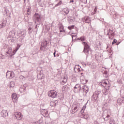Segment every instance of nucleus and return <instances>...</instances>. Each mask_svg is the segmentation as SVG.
Instances as JSON below:
<instances>
[{
  "label": "nucleus",
  "mask_w": 124,
  "mask_h": 124,
  "mask_svg": "<svg viewBox=\"0 0 124 124\" xmlns=\"http://www.w3.org/2000/svg\"><path fill=\"white\" fill-rule=\"evenodd\" d=\"M69 87L66 85H64L62 87L63 91H67V90H69Z\"/></svg>",
  "instance_id": "obj_29"
},
{
  "label": "nucleus",
  "mask_w": 124,
  "mask_h": 124,
  "mask_svg": "<svg viewBox=\"0 0 124 124\" xmlns=\"http://www.w3.org/2000/svg\"><path fill=\"white\" fill-rule=\"evenodd\" d=\"M85 0L86 1H87V0Z\"/></svg>",
  "instance_id": "obj_63"
},
{
  "label": "nucleus",
  "mask_w": 124,
  "mask_h": 124,
  "mask_svg": "<svg viewBox=\"0 0 124 124\" xmlns=\"http://www.w3.org/2000/svg\"><path fill=\"white\" fill-rule=\"evenodd\" d=\"M10 40L11 42H13V43H14L15 42V38L14 37H12Z\"/></svg>",
  "instance_id": "obj_39"
},
{
  "label": "nucleus",
  "mask_w": 124,
  "mask_h": 124,
  "mask_svg": "<svg viewBox=\"0 0 124 124\" xmlns=\"http://www.w3.org/2000/svg\"><path fill=\"white\" fill-rule=\"evenodd\" d=\"M62 1L60 0L57 4L55 5V6H60V5H62Z\"/></svg>",
  "instance_id": "obj_37"
},
{
  "label": "nucleus",
  "mask_w": 124,
  "mask_h": 124,
  "mask_svg": "<svg viewBox=\"0 0 124 124\" xmlns=\"http://www.w3.org/2000/svg\"><path fill=\"white\" fill-rule=\"evenodd\" d=\"M108 93H109V87H106L105 89L103 90V93H104L105 95H107Z\"/></svg>",
  "instance_id": "obj_17"
},
{
  "label": "nucleus",
  "mask_w": 124,
  "mask_h": 124,
  "mask_svg": "<svg viewBox=\"0 0 124 124\" xmlns=\"http://www.w3.org/2000/svg\"><path fill=\"white\" fill-rule=\"evenodd\" d=\"M77 66H78V68H77V67H76V66H75L74 67V70L75 71L76 69H77L78 72H79V71H81V69H80V68H78L79 67V65H78Z\"/></svg>",
  "instance_id": "obj_35"
},
{
  "label": "nucleus",
  "mask_w": 124,
  "mask_h": 124,
  "mask_svg": "<svg viewBox=\"0 0 124 124\" xmlns=\"http://www.w3.org/2000/svg\"><path fill=\"white\" fill-rule=\"evenodd\" d=\"M43 115L44 117H48V111L47 110H45V112L43 113Z\"/></svg>",
  "instance_id": "obj_32"
},
{
  "label": "nucleus",
  "mask_w": 124,
  "mask_h": 124,
  "mask_svg": "<svg viewBox=\"0 0 124 124\" xmlns=\"http://www.w3.org/2000/svg\"><path fill=\"white\" fill-rule=\"evenodd\" d=\"M86 105H84L82 108L81 110H80V112L82 113V114H83V113H84V111L86 110Z\"/></svg>",
  "instance_id": "obj_30"
},
{
  "label": "nucleus",
  "mask_w": 124,
  "mask_h": 124,
  "mask_svg": "<svg viewBox=\"0 0 124 124\" xmlns=\"http://www.w3.org/2000/svg\"><path fill=\"white\" fill-rule=\"evenodd\" d=\"M62 12L65 13L66 15H67L69 13V9L68 8H65L62 10Z\"/></svg>",
  "instance_id": "obj_22"
},
{
  "label": "nucleus",
  "mask_w": 124,
  "mask_h": 124,
  "mask_svg": "<svg viewBox=\"0 0 124 124\" xmlns=\"http://www.w3.org/2000/svg\"><path fill=\"white\" fill-rule=\"evenodd\" d=\"M83 22L85 23H90V19H89V18L87 17H84L83 19Z\"/></svg>",
  "instance_id": "obj_24"
},
{
  "label": "nucleus",
  "mask_w": 124,
  "mask_h": 124,
  "mask_svg": "<svg viewBox=\"0 0 124 124\" xmlns=\"http://www.w3.org/2000/svg\"><path fill=\"white\" fill-rule=\"evenodd\" d=\"M107 35H109L108 37L110 39L111 37H114L115 36V32L114 31L110 29L108 30Z\"/></svg>",
  "instance_id": "obj_6"
},
{
  "label": "nucleus",
  "mask_w": 124,
  "mask_h": 124,
  "mask_svg": "<svg viewBox=\"0 0 124 124\" xmlns=\"http://www.w3.org/2000/svg\"><path fill=\"white\" fill-rule=\"evenodd\" d=\"M0 114L2 117L5 118V117H7V116H8V111L6 110H3L1 111Z\"/></svg>",
  "instance_id": "obj_11"
},
{
  "label": "nucleus",
  "mask_w": 124,
  "mask_h": 124,
  "mask_svg": "<svg viewBox=\"0 0 124 124\" xmlns=\"http://www.w3.org/2000/svg\"><path fill=\"white\" fill-rule=\"evenodd\" d=\"M33 19L35 20V24H36V22L37 23H41V17H40V15L38 13H35Z\"/></svg>",
  "instance_id": "obj_4"
},
{
  "label": "nucleus",
  "mask_w": 124,
  "mask_h": 124,
  "mask_svg": "<svg viewBox=\"0 0 124 124\" xmlns=\"http://www.w3.org/2000/svg\"><path fill=\"white\" fill-rule=\"evenodd\" d=\"M5 22L4 23V21H2L0 22V29H2L3 27H5L6 26Z\"/></svg>",
  "instance_id": "obj_23"
},
{
  "label": "nucleus",
  "mask_w": 124,
  "mask_h": 124,
  "mask_svg": "<svg viewBox=\"0 0 124 124\" xmlns=\"http://www.w3.org/2000/svg\"><path fill=\"white\" fill-rule=\"evenodd\" d=\"M6 77L7 79H12L14 77V72L8 71L6 74Z\"/></svg>",
  "instance_id": "obj_7"
},
{
  "label": "nucleus",
  "mask_w": 124,
  "mask_h": 124,
  "mask_svg": "<svg viewBox=\"0 0 124 124\" xmlns=\"http://www.w3.org/2000/svg\"><path fill=\"white\" fill-rule=\"evenodd\" d=\"M21 0H15V1H16V2H19Z\"/></svg>",
  "instance_id": "obj_52"
},
{
  "label": "nucleus",
  "mask_w": 124,
  "mask_h": 124,
  "mask_svg": "<svg viewBox=\"0 0 124 124\" xmlns=\"http://www.w3.org/2000/svg\"><path fill=\"white\" fill-rule=\"evenodd\" d=\"M94 13H93V14H95V13L96 12V10L95 9H94Z\"/></svg>",
  "instance_id": "obj_53"
},
{
  "label": "nucleus",
  "mask_w": 124,
  "mask_h": 124,
  "mask_svg": "<svg viewBox=\"0 0 124 124\" xmlns=\"http://www.w3.org/2000/svg\"><path fill=\"white\" fill-rule=\"evenodd\" d=\"M6 16H10V14H11V13H9V11H6Z\"/></svg>",
  "instance_id": "obj_41"
},
{
  "label": "nucleus",
  "mask_w": 124,
  "mask_h": 124,
  "mask_svg": "<svg viewBox=\"0 0 124 124\" xmlns=\"http://www.w3.org/2000/svg\"><path fill=\"white\" fill-rule=\"evenodd\" d=\"M102 95V93H101V91L100 90H97L96 91L92 96V100L93 101H95L97 98L100 97Z\"/></svg>",
  "instance_id": "obj_1"
},
{
  "label": "nucleus",
  "mask_w": 124,
  "mask_h": 124,
  "mask_svg": "<svg viewBox=\"0 0 124 124\" xmlns=\"http://www.w3.org/2000/svg\"><path fill=\"white\" fill-rule=\"evenodd\" d=\"M28 31H29L28 33L29 34H31V33H32V30L31 27H29L28 29Z\"/></svg>",
  "instance_id": "obj_34"
},
{
  "label": "nucleus",
  "mask_w": 124,
  "mask_h": 124,
  "mask_svg": "<svg viewBox=\"0 0 124 124\" xmlns=\"http://www.w3.org/2000/svg\"><path fill=\"white\" fill-rule=\"evenodd\" d=\"M74 27H75V25H72L71 26H68V29L69 30V31H71V30H73V29H74Z\"/></svg>",
  "instance_id": "obj_33"
},
{
  "label": "nucleus",
  "mask_w": 124,
  "mask_h": 124,
  "mask_svg": "<svg viewBox=\"0 0 124 124\" xmlns=\"http://www.w3.org/2000/svg\"><path fill=\"white\" fill-rule=\"evenodd\" d=\"M48 96L52 98H56L58 96V93L55 90H50L48 93Z\"/></svg>",
  "instance_id": "obj_5"
},
{
  "label": "nucleus",
  "mask_w": 124,
  "mask_h": 124,
  "mask_svg": "<svg viewBox=\"0 0 124 124\" xmlns=\"http://www.w3.org/2000/svg\"><path fill=\"white\" fill-rule=\"evenodd\" d=\"M63 81H64V82H67V79L66 78H65V77H64Z\"/></svg>",
  "instance_id": "obj_47"
},
{
  "label": "nucleus",
  "mask_w": 124,
  "mask_h": 124,
  "mask_svg": "<svg viewBox=\"0 0 124 124\" xmlns=\"http://www.w3.org/2000/svg\"><path fill=\"white\" fill-rule=\"evenodd\" d=\"M77 39H78V40H81V37L78 38Z\"/></svg>",
  "instance_id": "obj_56"
},
{
  "label": "nucleus",
  "mask_w": 124,
  "mask_h": 124,
  "mask_svg": "<svg viewBox=\"0 0 124 124\" xmlns=\"http://www.w3.org/2000/svg\"><path fill=\"white\" fill-rule=\"evenodd\" d=\"M103 118L104 121H108L110 119V115L109 114H107V116H106L104 115V113H103Z\"/></svg>",
  "instance_id": "obj_21"
},
{
  "label": "nucleus",
  "mask_w": 124,
  "mask_h": 124,
  "mask_svg": "<svg viewBox=\"0 0 124 124\" xmlns=\"http://www.w3.org/2000/svg\"><path fill=\"white\" fill-rule=\"evenodd\" d=\"M38 2H41V0H38Z\"/></svg>",
  "instance_id": "obj_58"
},
{
  "label": "nucleus",
  "mask_w": 124,
  "mask_h": 124,
  "mask_svg": "<svg viewBox=\"0 0 124 124\" xmlns=\"http://www.w3.org/2000/svg\"><path fill=\"white\" fill-rule=\"evenodd\" d=\"M39 5H40V6H41V7H43L44 6H45L44 3H41V2H39Z\"/></svg>",
  "instance_id": "obj_42"
},
{
  "label": "nucleus",
  "mask_w": 124,
  "mask_h": 124,
  "mask_svg": "<svg viewBox=\"0 0 124 124\" xmlns=\"http://www.w3.org/2000/svg\"><path fill=\"white\" fill-rule=\"evenodd\" d=\"M10 86L11 88H14V86H15V82L13 81L11 82Z\"/></svg>",
  "instance_id": "obj_38"
},
{
  "label": "nucleus",
  "mask_w": 124,
  "mask_h": 124,
  "mask_svg": "<svg viewBox=\"0 0 124 124\" xmlns=\"http://www.w3.org/2000/svg\"><path fill=\"white\" fill-rule=\"evenodd\" d=\"M47 45H48V42L47 41H45L42 43V44L41 45L42 47L44 48L45 50L47 48Z\"/></svg>",
  "instance_id": "obj_18"
},
{
  "label": "nucleus",
  "mask_w": 124,
  "mask_h": 124,
  "mask_svg": "<svg viewBox=\"0 0 124 124\" xmlns=\"http://www.w3.org/2000/svg\"><path fill=\"white\" fill-rule=\"evenodd\" d=\"M80 74L81 75H83V73H81Z\"/></svg>",
  "instance_id": "obj_62"
},
{
  "label": "nucleus",
  "mask_w": 124,
  "mask_h": 124,
  "mask_svg": "<svg viewBox=\"0 0 124 124\" xmlns=\"http://www.w3.org/2000/svg\"><path fill=\"white\" fill-rule=\"evenodd\" d=\"M80 91L83 93V94L86 95L89 92V87L83 86L82 88H81Z\"/></svg>",
  "instance_id": "obj_8"
},
{
  "label": "nucleus",
  "mask_w": 124,
  "mask_h": 124,
  "mask_svg": "<svg viewBox=\"0 0 124 124\" xmlns=\"http://www.w3.org/2000/svg\"><path fill=\"white\" fill-rule=\"evenodd\" d=\"M72 108H74L72 110H71V113L72 114H75L77 111L79 110V106L76 105H74L72 106Z\"/></svg>",
  "instance_id": "obj_9"
},
{
  "label": "nucleus",
  "mask_w": 124,
  "mask_h": 124,
  "mask_svg": "<svg viewBox=\"0 0 124 124\" xmlns=\"http://www.w3.org/2000/svg\"><path fill=\"white\" fill-rule=\"evenodd\" d=\"M27 13L28 15H31V7L28 6L27 8Z\"/></svg>",
  "instance_id": "obj_20"
},
{
  "label": "nucleus",
  "mask_w": 124,
  "mask_h": 124,
  "mask_svg": "<svg viewBox=\"0 0 124 124\" xmlns=\"http://www.w3.org/2000/svg\"><path fill=\"white\" fill-rule=\"evenodd\" d=\"M53 55H54V58H56V49H55V51L53 53Z\"/></svg>",
  "instance_id": "obj_49"
},
{
  "label": "nucleus",
  "mask_w": 124,
  "mask_h": 124,
  "mask_svg": "<svg viewBox=\"0 0 124 124\" xmlns=\"http://www.w3.org/2000/svg\"><path fill=\"white\" fill-rule=\"evenodd\" d=\"M59 56H60V55H59V54H56V57H59Z\"/></svg>",
  "instance_id": "obj_59"
},
{
  "label": "nucleus",
  "mask_w": 124,
  "mask_h": 124,
  "mask_svg": "<svg viewBox=\"0 0 124 124\" xmlns=\"http://www.w3.org/2000/svg\"><path fill=\"white\" fill-rule=\"evenodd\" d=\"M82 44H83L84 46L82 52L84 53L86 56H88L89 52L91 49V46H89L88 44V43L86 42H82Z\"/></svg>",
  "instance_id": "obj_2"
},
{
  "label": "nucleus",
  "mask_w": 124,
  "mask_h": 124,
  "mask_svg": "<svg viewBox=\"0 0 124 124\" xmlns=\"http://www.w3.org/2000/svg\"><path fill=\"white\" fill-rule=\"evenodd\" d=\"M63 29H64L63 26L61 25L60 26L59 30H60V32H65V30H64Z\"/></svg>",
  "instance_id": "obj_25"
},
{
  "label": "nucleus",
  "mask_w": 124,
  "mask_h": 124,
  "mask_svg": "<svg viewBox=\"0 0 124 124\" xmlns=\"http://www.w3.org/2000/svg\"><path fill=\"white\" fill-rule=\"evenodd\" d=\"M15 36V32L14 31H11L9 33V38H11V37H14Z\"/></svg>",
  "instance_id": "obj_19"
},
{
  "label": "nucleus",
  "mask_w": 124,
  "mask_h": 124,
  "mask_svg": "<svg viewBox=\"0 0 124 124\" xmlns=\"http://www.w3.org/2000/svg\"><path fill=\"white\" fill-rule=\"evenodd\" d=\"M96 124H98V123H96Z\"/></svg>",
  "instance_id": "obj_64"
},
{
  "label": "nucleus",
  "mask_w": 124,
  "mask_h": 124,
  "mask_svg": "<svg viewBox=\"0 0 124 124\" xmlns=\"http://www.w3.org/2000/svg\"><path fill=\"white\" fill-rule=\"evenodd\" d=\"M96 123H97V122H95L94 124H96Z\"/></svg>",
  "instance_id": "obj_61"
},
{
  "label": "nucleus",
  "mask_w": 124,
  "mask_h": 124,
  "mask_svg": "<svg viewBox=\"0 0 124 124\" xmlns=\"http://www.w3.org/2000/svg\"><path fill=\"white\" fill-rule=\"evenodd\" d=\"M70 2H74V0H70Z\"/></svg>",
  "instance_id": "obj_55"
},
{
  "label": "nucleus",
  "mask_w": 124,
  "mask_h": 124,
  "mask_svg": "<svg viewBox=\"0 0 124 124\" xmlns=\"http://www.w3.org/2000/svg\"><path fill=\"white\" fill-rule=\"evenodd\" d=\"M108 74H103L104 77H105V78H107L108 77Z\"/></svg>",
  "instance_id": "obj_46"
},
{
  "label": "nucleus",
  "mask_w": 124,
  "mask_h": 124,
  "mask_svg": "<svg viewBox=\"0 0 124 124\" xmlns=\"http://www.w3.org/2000/svg\"><path fill=\"white\" fill-rule=\"evenodd\" d=\"M74 93H76V89H78L79 91H81V85L79 84H77L74 88Z\"/></svg>",
  "instance_id": "obj_16"
},
{
  "label": "nucleus",
  "mask_w": 124,
  "mask_h": 124,
  "mask_svg": "<svg viewBox=\"0 0 124 124\" xmlns=\"http://www.w3.org/2000/svg\"><path fill=\"white\" fill-rule=\"evenodd\" d=\"M100 85L104 88H110L111 85L109 84V80L107 79H104L102 80L101 82H100Z\"/></svg>",
  "instance_id": "obj_3"
},
{
  "label": "nucleus",
  "mask_w": 124,
  "mask_h": 124,
  "mask_svg": "<svg viewBox=\"0 0 124 124\" xmlns=\"http://www.w3.org/2000/svg\"><path fill=\"white\" fill-rule=\"evenodd\" d=\"M73 36H76V35H72V38H73Z\"/></svg>",
  "instance_id": "obj_57"
},
{
  "label": "nucleus",
  "mask_w": 124,
  "mask_h": 124,
  "mask_svg": "<svg viewBox=\"0 0 124 124\" xmlns=\"http://www.w3.org/2000/svg\"><path fill=\"white\" fill-rule=\"evenodd\" d=\"M24 35H25V33L22 32L21 36H24Z\"/></svg>",
  "instance_id": "obj_54"
},
{
  "label": "nucleus",
  "mask_w": 124,
  "mask_h": 124,
  "mask_svg": "<svg viewBox=\"0 0 124 124\" xmlns=\"http://www.w3.org/2000/svg\"><path fill=\"white\" fill-rule=\"evenodd\" d=\"M117 102L119 105H122L123 103H124V97H122L121 98H118L117 99Z\"/></svg>",
  "instance_id": "obj_14"
},
{
  "label": "nucleus",
  "mask_w": 124,
  "mask_h": 124,
  "mask_svg": "<svg viewBox=\"0 0 124 124\" xmlns=\"http://www.w3.org/2000/svg\"><path fill=\"white\" fill-rule=\"evenodd\" d=\"M40 50H41V51H43V47L42 46H41V47H40Z\"/></svg>",
  "instance_id": "obj_50"
},
{
  "label": "nucleus",
  "mask_w": 124,
  "mask_h": 124,
  "mask_svg": "<svg viewBox=\"0 0 124 124\" xmlns=\"http://www.w3.org/2000/svg\"><path fill=\"white\" fill-rule=\"evenodd\" d=\"M45 111H47V110L46 109H42V111L43 112V113H45Z\"/></svg>",
  "instance_id": "obj_51"
},
{
  "label": "nucleus",
  "mask_w": 124,
  "mask_h": 124,
  "mask_svg": "<svg viewBox=\"0 0 124 124\" xmlns=\"http://www.w3.org/2000/svg\"><path fill=\"white\" fill-rule=\"evenodd\" d=\"M117 41H118L117 40L114 39L112 43V45L115 44V43H117Z\"/></svg>",
  "instance_id": "obj_43"
},
{
  "label": "nucleus",
  "mask_w": 124,
  "mask_h": 124,
  "mask_svg": "<svg viewBox=\"0 0 124 124\" xmlns=\"http://www.w3.org/2000/svg\"><path fill=\"white\" fill-rule=\"evenodd\" d=\"M80 40L82 41V42H84L83 41H85L86 40V37L85 36H82L80 37Z\"/></svg>",
  "instance_id": "obj_31"
},
{
  "label": "nucleus",
  "mask_w": 124,
  "mask_h": 124,
  "mask_svg": "<svg viewBox=\"0 0 124 124\" xmlns=\"http://www.w3.org/2000/svg\"><path fill=\"white\" fill-rule=\"evenodd\" d=\"M15 118L18 120H22V114L20 112H16L15 114Z\"/></svg>",
  "instance_id": "obj_12"
},
{
  "label": "nucleus",
  "mask_w": 124,
  "mask_h": 124,
  "mask_svg": "<svg viewBox=\"0 0 124 124\" xmlns=\"http://www.w3.org/2000/svg\"><path fill=\"white\" fill-rule=\"evenodd\" d=\"M21 47V45H19V44H17V46L16 47V48H18V50H19V48H20Z\"/></svg>",
  "instance_id": "obj_44"
},
{
  "label": "nucleus",
  "mask_w": 124,
  "mask_h": 124,
  "mask_svg": "<svg viewBox=\"0 0 124 124\" xmlns=\"http://www.w3.org/2000/svg\"><path fill=\"white\" fill-rule=\"evenodd\" d=\"M103 74H108V72L105 70L104 71Z\"/></svg>",
  "instance_id": "obj_48"
},
{
  "label": "nucleus",
  "mask_w": 124,
  "mask_h": 124,
  "mask_svg": "<svg viewBox=\"0 0 124 124\" xmlns=\"http://www.w3.org/2000/svg\"><path fill=\"white\" fill-rule=\"evenodd\" d=\"M65 83H66V82L64 81V80H62V81L61 82V84L64 85Z\"/></svg>",
  "instance_id": "obj_45"
},
{
  "label": "nucleus",
  "mask_w": 124,
  "mask_h": 124,
  "mask_svg": "<svg viewBox=\"0 0 124 124\" xmlns=\"http://www.w3.org/2000/svg\"><path fill=\"white\" fill-rule=\"evenodd\" d=\"M12 99L13 102H17L18 97L17 96V94H16V93H13L12 94Z\"/></svg>",
  "instance_id": "obj_10"
},
{
  "label": "nucleus",
  "mask_w": 124,
  "mask_h": 124,
  "mask_svg": "<svg viewBox=\"0 0 124 124\" xmlns=\"http://www.w3.org/2000/svg\"><path fill=\"white\" fill-rule=\"evenodd\" d=\"M18 48H16V49L12 52L13 53V56H14V55H15V54H16V52H17V51H18Z\"/></svg>",
  "instance_id": "obj_40"
},
{
  "label": "nucleus",
  "mask_w": 124,
  "mask_h": 124,
  "mask_svg": "<svg viewBox=\"0 0 124 124\" xmlns=\"http://www.w3.org/2000/svg\"><path fill=\"white\" fill-rule=\"evenodd\" d=\"M109 124H116V122L113 118H110Z\"/></svg>",
  "instance_id": "obj_27"
},
{
  "label": "nucleus",
  "mask_w": 124,
  "mask_h": 124,
  "mask_svg": "<svg viewBox=\"0 0 124 124\" xmlns=\"http://www.w3.org/2000/svg\"><path fill=\"white\" fill-rule=\"evenodd\" d=\"M44 75L43 74H40L38 75V78L39 79H44Z\"/></svg>",
  "instance_id": "obj_26"
},
{
  "label": "nucleus",
  "mask_w": 124,
  "mask_h": 124,
  "mask_svg": "<svg viewBox=\"0 0 124 124\" xmlns=\"http://www.w3.org/2000/svg\"><path fill=\"white\" fill-rule=\"evenodd\" d=\"M26 2V0H24V3Z\"/></svg>",
  "instance_id": "obj_60"
},
{
  "label": "nucleus",
  "mask_w": 124,
  "mask_h": 124,
  "mask_svg": "<svg viewBox=\"0 0 124 124\" xmlns=\"http://www.w3.org/2000/svg\"><path fill=\"white\" fill-rule=\"evenodd\" d=\"M8 51L6 52V54L8 55H9L10 57H12L13 56V53H12V47H9L8 48Z\"/></svg>",
  "instance_id": "obj_15"
},
{
  "label": "nucleus",
  "mask_w": 124,
  "mask_h": 124,
  "mask_svg": "<svg viewBox=\"0 0 124 124\" xmlns=\"http://www.w3.org/2000/svg\"><path fill=\"white\" fill-rule=\"evenodd\" d=\"M41 23H39L35 25V28L36 30H35V31L36 32H37V31H38V28L39 27V26H38V25H40Z\"/></svg>",
  "instance_id": "obj_28"
},
{
  "label": "nucleus",
  "mask_w": 124,
  "mask_h": 124,
  "mask_svg": "<svg viewBox=\"0 0 124 124\" xmlns=\"http://www.w3.org/2000/svg\"><path fill=\"white\" fill-rule=\"evenodd\" d=\"M82 117H83V118L85 119V120H87L88 118H89V115H85L83 114V113L82 114Z\"/></svg>",
  "instance_id": "obj_36"
},
{
  "label": "nucleus",
  "mask_w": 124,
  "mask_h": 124,
  "mask_svg": "<svg viewBox=\"0 0 124 124\" xmlns=\"http://www.w3.org/2000/svg\"><path fill=\"white\" fill-rule=\"evenodd\" d=\"M59 104V101L58 100L51 101L50 103V105L51 107H55V106H57Z\"/></svg>",
  "instance_id": "obj_13"
}]
</instances>
